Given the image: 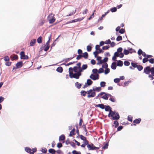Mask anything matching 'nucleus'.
Returning <instances> with one entry per match:
<instances>
[{"label": "nucleus", "instance_id": "69168bd1", "mask_svg": "<svg viewBox=\"0 0 154 154\" xmlns=\"http://www.w3.org/2000/svg\"><path fill=\"white\" fill-rule=\"evenodd\" d=\"M78 53L79 55H81L82 53V50L79 49L78 50Z\"/></svg>", "mask_w": 154, "mask_h": 154}, {"label": "nucleus", "instance_id": "0eeeda50", "mask_svg": "<svg viewBox=\"0 0 154 154\" xmlns=\"http://www.w3.org/2000/svg\"><path fill=\"white\" fill-rule=\"evenodd\" d=\"M23 65V63L22 61L18 62L16 65V68L18 69L21 68Z\"/></svg>", "mask_w": 154, "mask_h": 154}, {"label": "nucleus", "instance_id": "ea45409f", "mask_svg": "<svg viewBox=\"0 0 154 154\" xmlns=\"http://www.w3.org/2000/svg\"><path fill=\"white\" fill-rule=\"evenodd\" d=\"M131 64L132 66L134 68L137 67V66L138 65H137V63H134L133 62H131Z\"/></svg>", "mask_w": 154, "mask_h": 154}, {"label": "nucleus", "instance_id": "c9c22d12", "mask_svg": "<svg viewBox=\"0 0 154 154\" xmlns=\"http://www.w3.org/2000/svg\"><path fill=\"white\" fill-rule=\"evenodd\" d=\"M108 57H106L103 60H101V61L102 62V63H106V62L108 61Z\"/></svg>", "mask_w": 154, "mask_h": 154}, {"label": "nucleus", "instance_id": "49530a36", "mask_svg": "<svg viewBox=\"0 0 154 154\" xmlns=\"http://www.w3.org/2000/svg\"><path fill=\"white\" fill-rule=\"evenodd\" d=\"M124 64L125 66H128L130 65V63L129 62L127 61H125L124 62Z\"/></svg>", "mask_w": 154, "mask_h": 154}, {"label": "nucleus", "instance_id": "9b49d317", "mask_svg": "<svg viewBox=\"0 0 154 154\" xmlns=\"http://www.w3.org/2000/svg\"><path fill=\"white\" fill-rule=\"evenodd\" d=\"M79 137L80 138V139L84 141V142H89L88 140L86 139V138L84 136L82 135H80L79 136Z\"/></svg>", "mask_w": 154, "mask_h": 154}, {"label": "nucleus", "instance_id": "1a4fd4ad", "mask_svg": "<svg viewBox=\"0 0 154 154\" xmlns=\"http://www.w3.org/2000/svg\"><path fill=\"white\" fill-rule=\"evenodd\" d=\"M10 57L11 58V60L12 61H13L14 60H17L18 58V56L17 55H16V54H14L13 56H12V55Z\"/></svg>", "mask_w": 154, "mask_h": 154}, {"label": "nucleus", "instance_id": "79ce46f5", "mask_svg": "<svg viewBox=\"0 0 154 154\" xmlns=\"http://www.w3.org/2000/svg\"><path fill=\"white\" fill-rule=\"evenodd\" d=\"M45 20L43 19L41 20V23H39V25L40 26H42L45 23Z\"/></svg>", "mask_w": 154, "mask_h": 154}, {"label": "nucleus", "instance_id": "bf43d9fd", "mask_svg": "<svg viewBox=\"0 0 154 154\" xmlns=\"http://www.w3.org/2000/svg\"><path fill=\"white\" fill-rule=\"evenodd\" d=\"M49 47H50V46L49 45H47L45 48L44 49V50L45 51H47L49 49Z\"/></svg>", "mask_w": 154, "mask_h": 154}, {"label": "nucleus", "instance_id": "72a5a7b5", "mask_svg": "<svg viewBox=\"0 0 154 154\" xmlns=\"http://www.w3.org/2000/svg\"><path fill=\"white\" fill-rule=\"evenodd\" d=\"M110 72V69L108 67L107 68L105 69V70L104 73L106 74H107L109 73Z\"/></svg>", "mask_w": 154, "mask_h": 154}, {"label": "nucleus", "instance_id": "c756f323", "mask_svg": "<svg viewBox=\"0 0 154 154\" xmlns=\"http://www.w3.org/2000/svg\"><path fill=\"white\" fill-rule=\"evenodd\" d=\"M139 71H140L142 70L143 69V67L142 66L140 65H137V67H136Z\"/></svg>", "mask_w": 154, "mask_h": 154}, {"label": "nucleus", "instance_id": "393cba45", "mask_svg": "<svg viewBox=\"0 0 154 154\" xmlns=\"http://www.w3.org/2000/svg\"><path fill=\"white\" fill-rule=\"evenodd\" d=\"M123 64V63L122 61L120 60H119L118 61L117 66H122Z\"/></svg>", "mask_w": 154, "mask_h": 154}, {"label": "nucleus", "instance_id": "9d476101", "mask_svg": "<svg viewBox=\"0 0 154 154\" xmlns=\"http://www.w3.org/2000/svg\"><path fill=\"white\" fill-rule=\"evenodd\" d=\"M94 146L93 144H92L91 145L89 144L87 146V147L88 148L89 150H94Z\"/></svg>", "mask_w": 154, "mask_h": 154}, {"label": "nucleus", "instance_id": "0e129e2a", "mask_svg": "<svg viewBox=\"0 0 154 154\" xmlns=\"http://www.w3.org/2000/svg\"><path fill=\"white\" fill-rule=\"evenodd\" d=\"M92 72H93L94 73V74H97V73L98 72V70H97V69H93L92 70Z\"/></svg>", "mask_w": 154, "mask_h": 154}, {"label": "nucleus", "instance_id": "09e8293b", "mask_svg": "<svg viewBox=\"0 0 154 154\" xmlns=\"http://www.w3.org/2000/svg\"><path fill=\"white\" fill-rule=\"evenodd\" d=\"M149 59L146 57L144 58L143 60V63H145L146 62L148 61Z\"/></svg>", "mask_w": 154, "mask_h": 154}, {"label": "nucleus", "instance_id": "603ef678", "mask_svg": "<svg viewBox=\"0 0 154 154\" xmlns=\"http://www.w3.org/2000/svg\"><path fill=\"white\" fill-rule=\"evenodd\" d=\"M132 117L131 116H128V120L130 122H132Z\"/></svg>", "mask_w": 154, "mask_h": 154}, {"label": "nucleus", "instance_id": "5701e85b", "mask_svg": "<svg viewBox=\"0 0 154 154\" xmlns=\"http://www.w3.org/2000/svg\"><path fill=\"white\" fill-rule=\"evenodd\" d=\"M75 129L74 128L70 132V134H69V136H72L75 134L74 132L75 131Z\"/></svg>", "mask_w": 154, "mask_h": 154}, {"label": "nucleus", "instance_id": "a211bd4d", "mask_svg": "<svg viewBox=\"0 0 154 154\" xmlns=\"http://www.w3.org/2000/svg\"><path fill=\"white\" fill-rule=\"evenodd\" d=\"M75 86L78 89L81 88L82 85L81 84L79 83L78 82H76L75 83Z\"/></svg>", "mask_w": 154, "mask_h": 154}, {"label": "nucleus", "instance_id": "c03bdc74", "mask_svg": "<svg viewBox=\"0 0 154 154\" xmlns=\"http://www.w3.org/2000/svg\"><path fill=\"white\" fill-rule=\"evenodd\" d=\"M120 80V79L119 78H116L114 79V81L116 83H118L119 82Z\"/></svg>", "mask_w": 154, "mask_h": 154}, {"label": "nucleus", "instance_id": "7ed1b4c3", "mask_svg": "<svg viewBox=\"0 0 154 154\" xmlns=\"http://www.w3.org/2000/svg\"><path fill=\"white\" fill-rule=\"evenodd\" d=\"M81 95L84 96H85L86 93L88 94L87 97L89 98L90 97H94L95 95V92H93L92 89H90L87 91H82L81 92Z\"/></svg>", "mask_w": 154, "mask_h": 154}, {"label": "nucleus", "instance_id": "338daca9", "mask_svg": "<svg viewBox=\"0 0 154 154\" xmlns=\"http://www.w3.org/2000/svg\"><path fill=\"white\" fill-rule=\"evenodd\" d=\"M143 51L141 49H139L138 51V54L139 55H140L142 54Z\"/></svg>", "mask_w": 154, "mask_h": 154}, {"label": "nucleus", "instance_id": "ddd939ff", "mask_svg": "<svg viewBox=\"0 0 154 154\" xmlns=\"http://www.w3.org/2000/svg\"><path fill=\"white\" fill-rule=\"evenodd\" d=\"M88 68V66L87 64H84L83 65L82 67L81 68V69H82V71H80V72H82L83 71V70L86 69Z\"/></svg>", "mask_w": 154, "mask_h": 154}, {"label": "nucleus", "instance_id": "4468645a", "mask_svg": "<svg viewBox=\"0 0 154 154\" xmlns=\"http://www.w3.org/2000/svg\"><path fill=\"white\" fill-rule=\"evenodd\" d=\"M95 107H99L101 109H103L104 108L105 106L103 104H100L96 105Z\"/></svg>", "mask_w": 154, "mask_h": 154}, {"label": "nucleus", "instance_id": "3c124183", "mask_svg": "<svg viewBox=\"0 0 154 154\" xmlns=\"http://www.w3.org/2000/svg\"><path fill=\"white\" fill-rule=\"evenodd\" d=\"M91 48H92L91 46H90L89 45L87 46V51H91Z\"/></svg>", "mask_w": 154, "mask_h": 154}, {"label": "nucleus", "instance_id": "39448f33", "mask_svg": "<svg viewBox=\"0 0 154 154\" xmlns=\"http://www.w3.org/2000/svg\"><path fill=\"white\" fill-rule=\"evenodd\" d=\"M54 15L52 14H51L48 17V18L49 19L51 17H52L49 20V23L50 24L53 23L55 21V18L54 17Z\"/></svg>", "mask_w": 154, "mask_h": 154}, {"label": "nucleus", "instance_id": "37998d69", "mask_svg": "<svg viewBox=\"0 0 154 154\" xmlns=\"http://www.w3.org/2000/svg\"><path fill=\"white\" fill-rule=\"evenodd\" d=\"M103 72H104L103 69L102 68H100L99 69L98 72L99 73H103Z\"/></svg>", "mask_w": 154, "mask_h": 154}, {"label": "nucleus", "instance_id": "de8ad7c7", "mask_svg": "<svg viewBox=\"0 0 154 154\" xmlns=\"http://www.w3.org/2000/svg\"><path fill=\"white\" fill-rule=\"evenodd\" d=\"M122 39V36L119 35L116 38V40L117 41H120Z\"/></svg>", "mask_w": 154, "mask_h": 154}, {"label": "nucleus", "instance_id": "bb28decb", "mask_svg": "<svg viewBox=\"0 0 154 154\" xmlns=\"http://www.w3.org/2000/svg\"><path fill=\"white\" fill-rule=\"evenodd\" d=\"M124 54L126 55L128 54L129 53H132V52H129V51L126 49H124Z\"/></svg>", "mask_w": 154, "mask_h": 154}, {"label": "nucleus", "instance_id": "e433bc0d", "mask_svg": "<svg viewBox=\"0 0 154 154\" xmlns=\"http://www.w3.org/2000/svg\"><path fill=\"white\" fill-rule=\"evenodd\" d=\"M108 143H106L102 147V149H106L108 148Z\"/></svg>", "mask_w": 154, "mask_h": 154}, {"label": "nucleus", "instance_id": "4d7b16f0", "mask_svg": "<svg viewBox=\"0 0 154 154\" xmlns=\"http://www.w3.org/2000/svg\"><path fill=\"white\" fill-rule=\"evenodd\" d=\"M125 32V30L123 29H121L119 31V32L123 34Z\"/></svg>", "mask_w": 154, "mask_h": 154}, {"label": "nucleus", "instance_id": "f257e3e1", "mask_svg": "<svg viewBox=\"0 0 154 154\" xmlns=\"http://www.w3.org/2000/svg\"><path fill=\"white\" fill-rule=\"evenodd\" d=\"M80 69L77 66H75L73 68L70 67L69 69V76L71 78H74L78 79L81 75V72H80Z\"/></svg>", "mask_w": 154, "mask_h": 154}, {"label": "nucleus", "instance_id": "20e7f679", "mask_svg": "<svg viewBox=\"0 0 154 154\" xmlns=\"http://www.w3.org/2000/svg\"><path fill=\"white\" fill-rule=\"evenodd\" d=\"M150 72L152 75L154 76V67L150 68V66H147L144 69V72L146 74H149Z\"/></svg>", "mask_w": 154, "mask_h": 154}, {"label": "nucleus", "instance_id": "2eb2a0df", "mask_svg": "<svg viewBox=\"0 0 154 154\" xmlns=\"http://www.w3.org/2000/svg\"><path fill=\"white\" fill-rule=\"evenodd\" d=\"M111 68L113 69H115L116 68V63L115 62L112 63L111 65Z\"/></svg>", "mask_w": 154, "mask_h": 154}, {"label": "nucleus", "instance_id": "6ab92c4d", "mask_svg": "<svg viewBox=\"0 0 154 154\" xmlns=\"http://www.w3.org/2000/svg\"><path fill=\"white\" fill-rule=\"evenodd\" d=\"M141 121V119L140 118L136 119L133 121V122L134 123H135L136 124H138Z\"/></svg>", "mask_w": 154, "mask_h": 154}, {"label": "nucleus", "instance_id": "774afa93", "mask_svg": "<svg viewBox=\"0 0 154 154\" xmlns=\"http://www.w3.org/2000/svg\"><path fill=\"white\" fill-rule=\"evenodd\" d=\"M122 51V48H119L117 49V52L118 53L121 52Z\"/></svg>", "mask_w": 154, "mask_h": 154}, {"label": "nucleus", "instance_id": "a878e982", "mask_svg": "<svg viewBox=\"0 0 154 154\" xmlns=\"http://www.w3.org/2000/svg\"><path fill=\"white\" fill-rule=\"evenodd\" d=\"M82 55V57H83L85 59L87 58L88 57V54L87 52L83 53V55Z\"/></svg>", "mask_w": 154, "mask_h": 154}, {"label": "nucleus", "instance_id": "6e6552de", "mask_svg": "<svg viewBox=\"0 0 154 154\" xmlns=\"http://www.w3.org/2000/svg\"><path fill=\"white\" fill-rule=\"evenodd\" d=\"M84 17H83L80 18L73 20H72L69 21V23H67L75 22H77L78 21H81L82 20L84 19Z\"/></svg>", "mask_w": 154, "mask_h": 154}, {"label": "nucleus", "instance_id": "f03ea898", "mask_svg": "<svg viewBox=\"0 0 154 154\" xmlns=\"http://www.w3.org/2000/svg\"><path fill=\"white\" fill-rule=\"evenodd\" d=\"M104 108L106 111H108L109 110V112L108 116L112 120H118L120 118L119 113L115 112H113L111 110V108L109 106H105Z\"/></svg>", "mask_w": 154, "mask_h": 154}, {"label": "nucleus", "instance_id": "13d9d810", "mask_svg": "<svg viewBox=\"0 0 154 154\" xmlns=\"http://www.w3.org/2000/svg\"><path fill=\"white\" fill-rule=\"evenodd\" d=\"M111 43V41L109 39L105 42V44H110Z\"/></svg>", "mask_w": 154, "mask_h": 154}, {"label": "nucleus", "instance_id": "2f4dec72", "mask_svg": "<svg viewBox=\"0 0 154 154\" xmlns=\"http://www.w3.org/2000/svg\"><path fill=\"white\" fill-rule=\"evenodd\" d=\"M113 124L114 125V127L115 128H117L119 125V122L117 121H114Z\"/></svg>", "mask_w": 154, "mask_h": 154}, {"label": "nucleus", "instance_id": "a19ab883", "mask_svg": "<svg viewBox=\"0 0 154 154\" xmlns=\"http://www.w3.org/2000/svg\"><path fill=\"white\" fill-rule=\"evenodd\" d=\"M4 60L6 61H9L10 60V58L8 56H6L4 57Z\"/></svg>", "mask_w": 154, "mask_h": 154}, {"label": "nucleus", "instance_id": "a18cd8bd", "mask_svg": "<svg viewBox=\"0 0 154 154\" xmlns=\"http://www.w3.org/2000/svg\"><path fill=\"white\" fill-rule=\"evenodd\" d=\"M51 35H50L48 36L49 40L47 41L46 42V45H49V41L50 40L51 38Z\"/></svg>", "mask_w": 154, "mask_h": 154}, {"label": "nucleus", "instance_id": "864d4df0", "mask_svg": "<svg viewBox=\"0 0 154 154\" xmlns=\"http://www.w3.org/2000/svg\"><path fill=\"white\" fill-rule=\"evenodd\" d=\"M148 61H149V62L151 63H153L154 62V59L153 58H151Z\"/></svg>", "mask_w": 154, "mask_h": 154}, {"label": "nucleus", "instance_id": "dca6fc26", "mask_svg": "<svg viewBox=\"0 0 154 154\" xmlns=\"http://www.w3.org/2000/svg\"><path fill=\"white\" fill-rule=\"evenodd\" d=\"M65 139V136L63 134L61 135L59 138V140L60 141H61L64 140Z\"/></svg>", "mask_w": 154, "mask_h": 154}, {"label": "nucleus", "instance_id": "052dcab7", "mask_svg": "<svg viewBox=\"0 0 154 154\" xmlns=\"http://www.w3.org/2000/svg\"><path fill=\"white\" fill-rule=\"evenodd\" d=\"M47 151L46 149L45 148H44L42 149V151L43 153H46Z\"/></svg>", "mask_w": 154, "mask_h": 154}, {"label": "nucleus", "instance_id": "4c0bfd02", "mask_svg": "<svg viewBox=\"0 0 154 154\" xmlns=\"http://www.w3.org/2000/svg\"><path fill=\"white\" fill-rule=\"evenodd\" d=\"M106 94H106L105 93V94H105V95L103 96L102 97L103 98V99L106 100H108V97H107V95H106Z\"/></svg>", "mask_w": 154, "mask_h": 154}, {"label": "nucleus", "instance_id": "8fccbe9b", "mask_svg": "<svg viewBox=\"0 0 154 154\" xmlns=\"http://www.w3.org/2000/svg\"><path fill=\"white\" fill-rule=\"evenodd\" d=\"M81 63H80V62H79V63H77V67L79 68V69H80V71H82V69H81Z\"/></svg>", "mask_w": 154, "mask_h": 154}, {"label": "nucleus", "instance_id": "680f3d73", "mask_svg": "<svg viewBox=\"0 0 154 154\" xmlns=\"http://www.w3.org/2000/svg\"><path fill=\"white\" fill-rule=\"evenodd\" d=\"M11 63V62H7L5 63V64L6 65L8 66H10Z\"/></svg>", "mask_w": 154, "mask_h": 154}, {"label": "nucleus", "instance_id": "7c9ffc66", "mask_svg": "<svg viewBox=\"0 0 154 154\" xmlns=\"http://www.w3.org/2000/svg\"><path fill=\"white\" fill-rule=\"evenodd\" d=\"M108 67V65L107 63H103L102 65V68L103 69V68L106 69Z\"/></svg>", "mask_w": 154, "mask_h": 154}, {"label": "nucleus", "instance_id": "f704fd0d", "mask_svg": "<svg viewBox=\"0 0 154 154\" xmlns=\"http://www.w3.org/2000/svg\"><path fill=\"white\" fill-rule=\"evenodd\" d=\"M106 83L104 82H101L100 83L101 87H104L106 86Z\"/></svg>", "mask_w": 154, "mask_h": 154}, {"label": "nucleus", "instance_id": "e2e57ef3", "mask_svg": "<svg viewBox=\"0 0 154 154\" xmlns=\"http://www.w3.org/2000/svg\"><path fill=\"white\" fill-rule=\"evenodd\" d=\"M82 57V55H79L77 56L76 57V59L77 60H79L81 59V58Z\"/></svg>", "mask_w": 154, "mask_h": 154}, {"label": "nucleus", "instance_id": "f8f14e48", "mask_svg": "<svg viewBox=\"0 0 154 154\" xmlns=\"http://www.w3.org/2000/svg\"><path fill=\"white\" fill-rule=\"evenodd\" d=\"M36 43V39H34L31 40L30 43V46H33Z\"/></svg>", "mask_w": 154, "mask_h": 154}, {"label": "nucleus", "instance_id": "f3484780", "mask_svg": "<svg viewBox=\"0 0 154 154\" xmlns=\"http://www.w3.org/2000/svg\"><path fill=\"white\" fill-rule=\"evenodd\" d=\"M93 83V82L91 79H88L87 80L86 84L88 86L91 85Z\"/></svg>", "mask_w": 154, "mask_h": 154}, {"label": "nucleus", "instance_id": "4be33fe9", "mask_svg": "<svg viewBox=\"0 0 154 154\" xmlns=\"http://www.w3.org/2000/svg\"><path fill=\"white\" fill-rule=\"evenodd\" d=\"M20 58L21 59H24V57H25V53L24 51H22L20 53Z\"/></svg>", "mask_w": 154, "mask_h": 154}, {"label": "nucleus", "instance_id": "5fc2aeb1", "mask_svg": "<svg viewBox=\"0 0 154 154\" xmlns=\"http://www.w3.org/2000/svg\"><path fill=\"white\" fill-rule=\"evenodd\" d=\"M63 145L62 144L60 143H59L57 145V146L58 148H60Z\"/></svg>", "mask_w": 154, "mask_h": 154}, {"label": "nucleus", "instance_id": "473e14b6", "mask_svg": "<svg viewBox=\"0 0 154 154\" xmlns=\"http://www.w3.org/2000/svg\"><path fill=\"white\" fill-rule=\"evenodd\" d=\"M25 150L28 152H30L31 151V149L28 147H26L25 148Z\"/></svg>", "mask_w": 154, "mask_h": 154}, {"label": "nucleus", "instance_id": "b1692460", "mask_svg": "<svg viewBox=\"0 0 154 154\" xmlns=\"http://www.w3.org/2000/svg\"><path fill=\"white\" fill-rule=\"evenodd\" d=\"M101 87H96V88L93 89L92 90L94 91L93 92H94L95 91H97V92H99L101 91Z\"/></svg>", "mask_w": 154, "mask_h": 154}, {"label": "nucleus", "instance_id": "cd10ccee", "mask_svg": "<svg viewBox=\"0 0 154 154\" xmlns=\"http://www.w3.org/2000/svg\"><path fill=\"white\" fill-rule=\"evenodd\" d=\"M42 37L41 36L39 37L37 40V42L39 44L41 43L42 42Z\"/></svg>", "mask_w": 154, "mask_h": 154}, {"label": "nucleus", "instance_id": "423d86ee", "mask_svg": "<svg viewBox=\"0 0 154 154\" xmlns=\"http://www.w3.org/2000/svg\"><path fill=\"white\" fill-rule=\"evenodd\" d=\"M90 78L94 80H95L97 79H98L99 78V75L97 74L96 75H95L93 74H91L90 76Z\"/></svg>", "mask_w": 154, "mask_h": 154}, {"label": "nucleus", "instance_id": "6e6d98bb", "mask_svg": "<svg viewBox=\"0 0 154 154\" xmlns=\"http://www.w3.org/2000/svg\"><path fill=\"white\" fill-rule=\"evenodd\" d=\"M116 10L117 9L116 7L112 8L110 10V11L112 12H115L116 11Z\"/></svg>", "mask_w": 154, "mask_h": 154}, {"label": "nucleus", "instance_id": "58836bf2", "mask_svg": "<svg viewBox=\"0 0 154 154\" xmlns=\"http://www.w3.org/2000/svg\"><path fill=\"white\" fill-rule=\"evenodd\" d=\"M110 47L109 45H108L106 46H103L102 47V49L103 50H106L108 49Z\"/></svg>", "mask_w": 154, "mask_h": 154}, {"label": "nucleus", "instance_id": "412c9836", "mask_svg": "<svg viewBox=\"0 0 154 154\" xmlns=\"http://www.w3.org/2000/svg\"><path fill=\"white\" fill-rule=\"evenodd\" d=\"M48 152L49 153L52 154H54L56 151L53 149H50L48 150Z\"/></svg>", "mask_w": 154, "mask_h": 154}, {"label": "nucleus", "instance_id": "aec40b11", "mask_svg": "<svg viewBox=\"0 0 154 154\" xmlns=\"http://www.w3.org/2000/svg\"><path fill=\"white\" fill-rule=\"evenodd\" d=\"M56 71L59 72H62L63 71V69L61 66L58 67L56 69Z\"/></svg>", "mask_w": 154, "mask_h": 154}, {"label": "nucleus", "instance_id": "c85d7f7f", "mask_svg": "<svg viewBox=\"0 0 154 154\" xmlns=\"http://www.w3.org/2000/svg\"><path fill=\"white\" fill-rule=\"evenodd\" d=\"M89 142H84V143L81 145L82 147H85L86 145H88Z\"/></svg>", "mask_w": 154, "mask_h": 154}]
</instances>
